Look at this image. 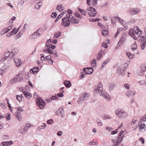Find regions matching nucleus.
Returning <instances> with one entry per match:
<instances>
[{
	"label": "nucleus",
	"instance_id": "obj_1",
	"mask_svg": "<svg viewBox=\"0 0 146 146\" xmlns=\"http://www.w3.org/2000/svg\"><path fill=\"white\" fill-rule=\"evenodd\" d=\"M103 85L101 82H100L98 84V87L96 89L95 92L96 93H99L100 95L103 96L105 98L108 99L110 97L109 94L106 92L103 91Z\"/></svg>",
	"mask_w": 146,
	"mask_h": 146
},
{
	"label": "nucleus",
	"instance_id": "obj_2",
	"mask_svg": "<svg viewBox=\"0 0 146 146\" xmlns=\"http://www.w3.org/2000/svg\"><path fill=\"white\" fill-rule=\"evenodd\" d=\"M115 113L120 119H123L127 116V114L122 109H118L117 110L115 111Z\"/></svg>",
	"mask_w": 146,
	"mask_h": 146
},
{
	"label": "nucleus",
	"instance_id": "obj_3",
	"mask_svg": "<svg viewBox=\"0 0 146 146\" xmlns=\"http://www.w3.org/2000/svg\"><path fill=\"white\" fill-rule=\"evenodd\" d=\"M36 102L40 109L43 108L46 105L45 102L42 100L40 97L38 98L36 100Z\"/></svg>",
	"mask_w": 146,
	"mask_h": 146
},
{
	"label": "nucleus",
	"instance_id": "obj_4",
	"mask_svg": "<svg viewBox=\"0 0 146 146\" xmlns=\"http://www.w3.org/2000/svg\"><path fill=\"white\" fill-rule=\"evenodd\" d=\"M87 11L89 16L91 17H94L97 14L95 9L91 7L87 9Z\"/></svg>",
	"mask_w": 146,
	"mask_h": 146
},
{
	"label": "nucleus",
	"instance_id": "obj_5",
	"mask_svg": "<svg viewBox=\"0 0 146 146\" xmlns=\"http://www.w3.org/2000/svg\"><path fill=\"white\" fill-rule=\"evenodd\" d=\"M87 94L83 93L81 95L77 101V102L79 104H80L83 103L84 100L89 98L88 96L87 95Z\"/></svg>",
	"mask_w": 146,
	"mask_h": 146
},
{
	"label": "nucleus",
	"instance_id": "obj_6",
	"mask_svg": "<svg viewBox=\"0 0 146 146\" xmlns=\"http://www.w3.org/2000/svg\"><path fill=\"white\" fill-rule=\"evenodd\" d=\"M129 11L131 15H134L140 12V9L138 8L130 9Z\"/></svg>",
	"mask_w": 146,
	"mask_h": 146
},
{
	"label": "nucleus",
	"instance_id": "obj_7",
	"mask_svg": "<svg viewBox=\"0 0 146 146\" xmlns=\"http://www.w3.org/2000/svg\"><path fill=\"white\" fill-rule=\"evenodd\" d=\"M39 30L34 32L30 36V38L31 39H35L39 36L40 34L38 32Z\"/></svg>",
	"mask_w": 146,
	"mask_h": 146
},
{
	"label": "nucleus",
	"instance_id": "obj_8",
	"mask_svg": "<svg viewBox=\"0 0 146 146\" xmlns=\"http://www.w3.org/2000/svg\"><path fill=\"white\" fill-rule=\"evenodd\" d=\"M117 71L118 74H120L122 76H123L125 73V71L123 68V67L121 66H119L117 68Z\"/></svg>",
	"mask_w": 146,
	"mask_h": 146
},
{
	"label": "nucleus",
	"instance_id": "obj_9",
	"mask_svg": "<svg viewBox=\"0 0 146 146\" xmlns=\"http://www.w3.org/2000/svg\"><path fill=\"white\" fill-rule=\"evenodd\" d=\"M84 71L86 74H90L93 73L94 70L92 68H83Z\"/></svg>",
	"mask_w": 146,
	"mask_h": 146
},
{
	"label": "nucleus",
	"instance_id": "obj_10",
	"mask_svg": "<svg viewBox=\"0 0 146 146\" xmlns=\"http://www.w3.org/2000/svg\"><path fill=\"white\" fill-rule=\"evenodd\" d=\"M64 113L63 108L62 107L59 108L58 110L56 112V114L62 117Z\"/></svg>",
	"mask_w": 146,
	"mask_h": 146
},
{
	"label": "nucleus",
	"instance_id": "obj_11",
	"mask_svg": "<svg viewBox=\"0 0 146 146\" xmlns=\"http://www.w3.org/2000/svg\"><path fill=\"white\" fill-rule=\"evenodd\" d=\"M70 20H68L67 21H62L61 25L65 27H68L70 25Z\"/></svg>",
	"mask_w": 146,
	"mask_h": 146
},
{
	"label": "nucleus",
	"instance_id": "obj_12",
	"mask_svg": "<svg viewBox=\"0 0 146 146\" xmlns=\"http://www.w3.org/2000/svg\"><path fill=\"white\" fill-rule=\"evenodd\" d=\"M39 68L38 67H33L30 70V72L31 73L35 74L38 71Z\"/></svg>",
	"mask_w": 146,
	"mask_h": 146
},
{
	"label": "nucleus",
	"instance_id": "obj_13",
	"mask_svg": "<svg viewBox=\"0 0 146 146\" xmlns=\"http://www.w3.org/2000/svg\"><path fill=\"white\" fill-rule=\"evenodd\" d=\"M18 52V50L17 48H15L13 49L11 51H10L12 55V56H11V57L14 58L15 56V55L17 54Z\"/></svg>",
	"mask_w": 146,
	"mask_h": 146
},
{
	"label": "nucleus",
	"instance_id": "obj_14",
	"mask_svg": "<svg viewBox=\"0 0 146 146\" xmlns=\"http://www.w3.org/2000/svg\"><path fill=\"white\" fill-rule=\"evenodd\" d=\"M135 94V92L133 91H130L126 92L125 95L129 97L131 96L134 95Z\"/></svg>",
	"mask_w": 146,
	"mask_h": 146
},
{
	"label": "nucleus",
	"instance_id": "obj_15",
	"mask_svg": "<svg viewBox=\"0 0 146 146\" xmlns=\"http://www.w3.org/2000/svg\"><path fill=\"white\" fill-rule=\"evenodd\" d=\"M125 37L122 36L120 38L119 41L118 42L117 44L119 46L122 44L125 41Z\"/></svg>",
	"mask_w": 146,
	"mask_h": 146
},
{
	"label": "nucleus",
	"instance_id": "obj_16",
	"mask_svg": "<svg viewBox=\"0 0 146 146\" xmlns=\"http://www.w3.org/2000/svg\"><path fill=\"white\" fill-rule=\"evenodd\" d=\"M109 90L110 91L112 90L113 88L116 87V85L114 83H111L109 85Z\"/></svg>",
	"mask_w": 146,
	"mask_h": 146
},
{
	"label": "nucleus",
	"instance_id": "obj_17",
	"mask_svg": "<svg viewBox=\"0 0 146 146\" xmlns=\"http://www.w3.org/2000/svg\"><path fill=\"white\" fill-rule=\"evenodd\" d=\"M64 85L66 86V87L68 88H69L71 86V84L70 82L68 80H65L64 82Z\"/></svg>",
	"mask_w": 146,
	"mask_h": 146
},
{
	"label": "nucleus",
	"instance_id": "obj_18",
	"mask_svg": "<svg viewBox=\"0 0 146 146\" xmlns=\"http://www.w3.org/2000/svg\"><path fill=\"white\" fill-rule=\"evenodd\" d=\"M14 61L15 63L16 66L18 67H20L22 64V62L20 60H19L17 59H16Z\"/></svg>",
	"mask_w": 146,
	"mask_h": 146
},
{
	"label": "nucleus",
	"instance_id": "obj_19",
	"mask_svg": "<svg viewBox=\"0 0 146 146\" xmlns=\"http://www.w3.org/2000/svg\"><path fill=\"white\" fill-rule=\"evenodd\" d=\"M134 29H137V33L136 35L138 36H139L141 34V32L140 30L139 29L138 27L137 26H135L134 27Z\"/></svg>",
	"mask_w": 146,
	"mask_h": 146
},
{
	"label": "nucleus",
	"instance_id": "obj_20",
	"mask_svg": "<svg viewBox=\"0 0 146 146\" xmlns=\"http://www.w3.org/2000/svg\"><path fill=\"white\" fill-rule=\"evenodd\" d=\"M19 75H17L15 78L14 79H13V80H11L10 81V83L12 84H13L17 82V79L19 78Z\"/></svg>",
	"mask_w": 146,
	"mask_h": 146
},
{
	"label": "nucleus",
	"instance_id": "obj_21",
	"mask_svg": "<svg viewBox=\"0 0 146 146\" xmlns=\"http://www.w3.org/2000/svg\"><path fill=\"white\" fill-rule=\"evenodd\" d=\"M11 55L12 56L10 51H8L7 52L5 53V57L4 58V60L3 61H4L8 57H9Z\"/></svg>",
	"mask_w": 146,
	"mask_h": 146
},
{
	"label": "nucleus",
	"instance_id": "obj_22",
	"mask_svg": "<svg viewBox=\"0 0 146 146\" xmlns=\"http://www.w3.org/2000/svg\"><path fill=\"white\" fill-rule=\"evenodd\" d=\"M56 9L60 12H61L64 10V8L62 7V5H58L56 7Z\"/></svg>",
	"mask_w": 146,
	"mask_h": 146
},
{
	"label": "nucleus",
	"instance_id": "obj_23",
	"mask_svg": "<svg viewBox=\"0 0 146 146\" xmlns=\"http://www.w3.org/2000/svg\"><path fill=\"white\" fill-rule=\"evenodd\" d=\"M102 117L104 120H106V119H112V117L110 115H107L104 114L102 115Z\"/></svg>",
	"mask_w": 146,
	"mask_h": 146
},
{
	"label": "nucleus",
	"instance_id": "obj_24",
	"mask_svg": "<svg viewBox=\"0 0 146 146\" xmlns=\"http://www.w3.org/2000/svg\"><path fill=\"white\" fill-rule=\"evenodd\" d=\"M141 71L144 72L146 71V64H142L141 67Z\"/></svg>",
	"mask_w": 146,
	"mask_h": 146
},
{
	"label": "nucleus",
	"instance_id": "obj_25",
	"mask_svg": "<svg viewBox=\"0 0 146 146\" xmlns=\"http://www.w3.org/2000/svg\"><path fill=\"white\" fill-rule=\"evenodd\" d=\"M27 129H28L26 127L25 128H21L19 129V131L20 133L22 134H24L26 133Z\"/></svg>",
	"mask_w": 146,
	"mask_h": 146
},
{
	"label": "nucleus",
	"instance_id": "obj_26",
	"mask_svg": "<svg viewBox=\"0 0 146 146\" xmlns=\"http://www.w3.org/2000/svg\"><path fill=\"white\" fill-rule=\"evenodd\" d=\"M23 94L25 96V97L28 99L32 97L31 95V94L30 93L28 92L27 91H24Z\"/></svg>",
	"mask_w": 146,
	"mask_h": 146
},
{
	"label": "nucleus",
	"instance_id": "obj_27",
	"mask_svg": "<svg viewBox=\"0 0 146 146\" xmlns=\"http://www.w3.org/2000/svg\"><path fill=\"white\" fill-rule=\"evenodd\" d=\"M131 47L133 51H134L137 49V45L135 41L132 44Z\"/></svg>",
	"mask_w": 146,
	"mask_h": 146
},
{
	"label": "nucleus",
	"instance_id": "obj_28",
	"mask_svg": "<svg viewBox=\"0 0 146 146\" xmlns=\"http://www.w3.org/2000/svg\"><path fill=\"white\" fill-rule=\"evenodd\" d=\"M140 45L141 49L142 50H144L146 46V40L144 42H141Z\"/></svg>",
	"mask_w": 146,
	"mask_h": 146
},
{
	"label": "nucleus",
	"instance_id": "obj_29",
	"mask_svg": "<svg viewBox=\"0 0 146 146\" xmlns=\"http://www.w3.org/2000/svg\"><path fill=\"white\" fill-rule=\"evenodd\" d=\"M61 34V33L60 31L58 33H56L54 34L53 38H58L60 36Z\"/></svg>",
	"mask_w": 146,
	"mask_h": 146
},
{
	"label": "nucleus",
	"instance_id": "obj_30",
	"mask_svg": "<svg viewBox=\"0 0 146 146\" xmlns=\"http://www.w3.org/2000/svg\"><path fill=\"white\" fill-rule=\"evenodd\" d=\"M46 126V125L45 123H43L42 124V125L39 126L37 128L38 130H40L45 128Z\"/></svg>",
	"mask_w": 146,
	"mask_h": 146
},
{
	"label": "nucleus",
	"instance_id": "obj_31",
	"mask_svg": "<svg viewBox=\"0 0 146 146\" xmlns=\"http://www.w3.org/2000/svg\"><path fill=\"white\" fill-rule=\"evenodd\" d=\"M102 51H101V52L98 53L96 59L97 60H99L102 58Z\"/></svg>",
	"mask_w": 146,
	"mask_h": 146
},
{
	"label": "nucleus",
	"instance_id": "obj_32",
	"mask_svg": "<svg viewBox=\"0 0 146 146\" xmlns=\"http://www.w3.org/2000/svg\"><path fill=\"white\" fill-rule=\"evenodd\" d=\"M46 49L48 50V52L50 54H54L53 51L50 50L49 47H48V45H46L45 46Z\"/></svg>",
	"mask_w": 146,
	"mask_h": 146
},
{
	"label": "nucleus",
	"instance_id": "obj_33",
	"mask_svg": "<svg viewBox=\"0 0 146 146\" xmlns=\"http://www.w3.org/2000/svg\"><path fill=\"white\" fill-rule=\"evenodd\" d=\"M141 122H144L146 121V114L141 117L140 120Z\"/></svg>",
	"mask_w": 146,
	"mask_h": 146
},
{
	"label": "nucleus",
	"instance_id": "obj_34",
	"mask_svg": "<svg viewBox=\"0 0 146 146\" xmlns=\"http://www.w3.org/2000/svg\"><path fill=\"white\" fill-rule=\"evenodd\" d=\"M146 127L145 124L144 123H142L139 126V129L140 130L143 129Z\"/></svg>",
	"mask_w": 146,
	"mask_h": 146
},
{
	"label": "nucleus",
	"instance_id": "obj_35",
	"mask_svg": "<svg viewBox=\"0 0 146 146\" xmlns=\"http://www.w3.org/2000/svg\"><path fill=\"white\" fill-rule=\"evenodd\" d=\"M74 15L78 18L81 19L82 18L81 15L80 14L78 11L76 12L74 14Z\"/></svg>",
	"mask_w": 146,
	"mask_h": 146
},
{
	"label": "nucleus",
	"instance_id": "obj_36",
	"mask_svg": "<svg viewBox=\"0 0 146 146\" xmlns=\"http://www.w3.org/2000/svg\"><path fill=\"white\" fill-rule=\"evenodd\" d=\"M41 5L42 3L41 2H38L35 5V7L36 9H38Z\"/></svg>",
	"mask_w": 146,
	"mask_h": 146
},
{
	"label": "nucleus",
	"instance_id": "obj_37",
	"mask_svg": "<svg viewBox=\"0 0 146 146\" xmlns=\"http://www.w3.org/2000/svg\"><path fill=\"white\" fill-rule=\"evenodd\" d=\"M128 33L129 35L134 38L133 29H130Z\"/></svg>",
	"mask_w": 146,
	"mask_h": 146
},
{
	"label": "nucleus",
	"instance_id": "obj_38",
	"mask_svg": "<svg viewBox=\"0 0 146 146\" xmlns=\"http://www.w3.org/2000/svg\"><path fill=\"white\" fill-rule=\"evenodd\" d=\"M116 17H112L111 18V21L112 24H114L116 22V19L117 20V18H115Z\"/></svg>",
	"mask_w": 146,
	"mask_h": 146
},
{
	"label": "nucleus",
	"instance_id": "obj_39",
	"mask_svg": "<svg viewBox=\"0 0 146 146\" xmlns=\"http://www.w3.org/2000/svg\"><path fill=\"white\" fill-rule=\"evenodd\" d=\"M102 34L104 36H106L108 34V32L106 30H103L102 31Z\"/></svg>",
	"mask_w": 146,
	"mask_h": 146
},
{
	"label": "nucleus",
	"instance_id": "obj_40",
	"mask_svg": "<svg viewBox=\"0 0 146 146\" xmlns=\"http://www.w3.org/2000/svg\"><path fill=\"white\" fill-rule=\"evenodd\" d=\"M63 13H62L59 15L55 20V22H56L63 16Z\"/></svg>",
	"mask_w": 146,
	"mask_h": 146
},
{
	"label": "nucleus",
	"instance_id": "obj_41",
	"mask_svg": "<svg viewBox=\"0 0 146 146\" xmlns=\"http://www.w3.org/2000/svg\"><path fill=\"white\" fill-rule=\"evenodd\" d=\"M71 23L72 24L75 23L76 21V19L74 18V17L72 16L71 18V19L70 21Z\"/></svg>",
	"mask_w": 146,
	"mask_h": 146
},
{
	"label": "nucleus",
	"instance_id": "obj_42",
	"mask_svg": "<svg viewBox=\"0 0 146 146\" xmlns=\"http://www.w3.org/2000/svg\"><path fill=\"white\" fill-rule=\"evenodd\" d=\"M109 62V60L108 59H107L102 64V67L103 68L104 67L105 65L107 64Z\"/></svg>",
	"mask_w": 146,
	"mask_h": 146
},
{
	"label": "nucleus",
	"instance_id": "obj_43",
	"mask_svg": "<svg viewBox=\"0 0 146 146\" xmlns=\"http://www.w3.org/2000/svg\"><path fill=\"white\" fill-rule=\"evenodd\" d=\"M98 0H92V4L93 6H95L97 4Z\"/></svg>",
	"mask_w": 146,
	"mask_h": 146
},
{
	"label": "nucleus",
	"instance_id": "obj_44",
	"mask_svg": "<svg viewBox=\"0 0 146 146\" xmlns=\"http://www.w3.org/2000/svg\"><path fill=\"white\" fill-rule=\"evenodd\" d=\"M119 139L118 138V137H117V138L115 139H111V141L115 143H117V142H119Z\"/></svg>",
	"mask_w": 146,
	"mask_h": 146
},
{
	"label": "nucleus",
	"instance_id": "obj_45",
	"mask_svg": "<svg viewBox=\"0 0 146 146\" xmlns=\"http://www.w3.org/2000/svg\"><path fill=\"white\" fill-rule=\"evenodd\" d=\"M140 85H145L146 84V81L144 80H141L138 82Z\"/></svg>",
	"mask_w": 146,
	"mask_h": 146
},
{
	"label": "nucleus",
	"instance_id": "obj_46",
	"mask_svg": "<svg viewBox=\"0 0 146 146\" xmlns=\"http://www.w3.org/2000/svg\"><path fill=\"white\" fill-rule=\"evenodd\" d=\"M16 99L17 100L19 101L20 102L22 100V95H21L20 96L17 95L16 96Z\"/></svg>",
	"mask_w": 146,
	"mask_h": 146
},
{
	"label": "nucleus",
	"instance_id": "obj_47",
	"mask_svg": "<svg viewBox=\"0 0 146 146\" xmlns=\"http://www.w3.org/2000/svg\"><path fill=\"white\" fill-rule=\"evenodd\" d=\"M115 18H117V20H118L119 21V22H120V23L122 25H123V22H124V21L123 20H122L120 18H119L118 17H116Z\"/></svg>",
	"mask_w": 146,
	"mask_h": 146
},
{
	"label": "nucleus",
	"instance_id": "obj_48",
	"mask_svg": "<svg viewBox=\"0 0 146 146\" xmlns=\"http://www.w3.org/2000/svg\"><path fill=\"white\" fill-rule=\"evenodd\" d=\"M1 144L3 146H7L9 145V143L8 141L2 142Z\"/></svg>",
	"mask_w": 146,
	"mask_h": 146
},
{
	"label": "nucleus",
	"instance_id": "obj_49",
	"mask_svg": "<svg viewBox=\"0 0 146 146\" xmlns=\"http://www.w3.org/2000/svg\"><path fill=\"white\" fill-rule=\"evenodd\" d=\"M48 47H49L50 49L51 48L52 50H54L56 48V46L55 45H53L51 44L48 45Z\"/></svg>",
	"mask_w": 146,
	"mask_h": 146
},
{
	"label": "nucleus",
	"instance_id": "obj_50",
	"mask_svg": "<svg viewBox=\"0 0 146 146\" xmlns=\"http://www.w3.org/2000/svg\"><path fill=\"white\" fill-rule=\"evenodd\" d=\"M128 53H129V54H128L127 53V55L128 56V58L129 59H131L132 58H133V54H131V53H129V52H128Z\"/></svg>",
	"mask_w": 146,
	"mask_h": 146
},
{
	"label": "nucleus",
	"instance_id": "obj_51",
	"mask_svg": "<svg viewBox=\"0 0 146 146\" xmlns=\"http://www.w3.org/2000/svg\"><path fill=\"white\" fill-rule=\"evenodd\" d=\"M57 14L56 12H53L51 15V17L53 18H55L57 16Z\"/></svg>",
	"mask_w": 146,
	"mask_h": 146
},
{
	"label": "nucleus",
	"instance_id": "obj_52",
	"mask_svg": "<svg viewBox=\"0 0 146 146\" xmlns=\"http://www.w3.org/2000/svg\"><path fill=\"white\" fill-rule=\"evenodd\" d=\"M16 118L19 121H21V117L19 114H17L15 115Z\"/></svg>",
	"mask_w": 146,
	"mask_h": 146
},
{
	"label": "nucleus",
	"instance_id": "obj_53",
	"mask_svg": "<svg viewBox=\"0 0 146 146\" xmlns=\"http://www.w3.org/2000/svg\"><path fill=\"white\" fill-rule=\"evenodd\" d=\"M121 30V28H118L117 30V33H116V34L114 35V36H115V37H116V36H117V35H118V34L120 32Z\"/></svg>",
	"mask_w": 146,
	"mask_h": 146
},
{
	"label": "nucleus",
	"instance_id": "obj_54",
	"mask_svg": "<svg viewBox=\"0 0 146 146\" xmlns=\"http://www.w3.org/2000/svg\"><path fill=\"white\" fill-rule=\"evenodd\" d=\"M96 61L95 59H94V60L92 62L91 64H93V67H95L96 66Z\"/></svg>",
	"mask_w": 146,
	"mask_h": 146
},
{
	"label": "nucleus",
	"instance_id": "obj_55",
	"mask_svg": "<svg viewBox=\"0 0 146 146\" xmlns=\"http://www.w3.org/2000/svg\"><path fill=\"white\" fill-rule=\"evenodd\" d=\"M53 121L52 119H51L49 120H48L47 121V123L48 124H51L53 122Z\"/></svg>",
	"mask_w": 146,
	"mask_h": 146
},
{
	"label": "nucleus",
	"instance_id": "obj_56",
	"mask_svg": "<svg viewBox=\"0 0 146 146\" xmlns=\"http://www.w3.org/2000/svg\"><path fill=\"white\" fill-rule=\"evenodd\" d=\"M102 46L105 48H107L108 47L107 44L104 42H103L102 44Z\"/></svg>",
	"mask_w": 146,
	"mask_h": 146
},
{
	"label": "nucleus",
	"instance_id": "obj_57",
	"mask_svg": "<svg viewBox=\"0 0 146 146\" xmlns=\"http://www.w3.org/2000/svg\"><path fill=\"white\" fill-rule=\"evenodd\" d=\"M10 115L8 113H7L6 114V117L7 120H9V119H10Z\"/></svg>",
	"mask_w": 146,
	"mask_h": 146
},
{
	"label": "nucleus",
	"instance_id": "obj_58",
	"mask_svg": "<svg viewBox=\"0 0 146 146\" xmlns=\"http://www.w3.org/2000/svg\"><path fill=\"white\" fill-rule=\"evenodd\" d=\"M118 132V129H117L115 130H114L111 132V134L112 135H114L116 134Z\"/></svg>",
	"mask_w": 146,
	"mask_h": 146
},
{
	"label": "nucleus",
	"instance_id": "obj_59",
	"mask_svg": "<svg viewBox=\"0 0 146 146\" xmlns=\"http://www.w3.org/2000/svg\"><path fill=\"white\" fill-rule=\"evenodd\" d=\"M101 121L99 119H97L96 120V122L98 123V124L99 126H102V124L101 122H100Z\"/></svg>",
	"mask_w": 146,
	"mask_h": 146
},
{
	"label": "nucleus",
	"instance_id": "obj_60",
	"mask_svg": "<svg viewBox=\"0 0 146 146\" xmlns=\"http://www.w3.org/2000/svg\"><path fill=\"white\" fill-rule=\"evenodd\" d=\"M80 13L83 15H84L85 16L86 15V11L85 10L83 9V10L82 11V12H81Z\"/></svg>",
	"mask_w": 146,
	"mask_h": 146
},
{
	"label": "nucleus",
	"instance_id": "obj_61",
	"mask_svg": "<svg viewBox=\"0 0 146 146\" xmlns=\"http://www.w3.org/2000/svg\"><path fill=\"white\" fill-rule=\"evenodd\" d=\"M58 98L57 97V96H52V97L51 98V100H56L58 99Z\"/></svg>",
	"mask_w": 146,
	"mask_h": 146
},
{
	"label": "nucleus",
	"instance_id": "obj_62",
	"mask_svg": "<svg viewBox=\"0 0 146 146\" xmlns=\"http://www.w3.org/2000/svg\"><path fill=\"white\" fill-rule=\"evenodd\" d=\"M124 87L127 89H129L130 88L129 85L127 84H125L124 85Z\"/></svg>",
	"mask_w": 146,
	"mask_h": 146
},
{
	"label": "nucleus",
	"instance_id": "obj_63",
	"mask_svg": "<svg viewBox=\"0 0 146 146\" xmlns=\"http://www.w3.org/2000/svg\"><path fill=\"white\" fill-rule=\"evenodd\" d=\"M18 5L20 6H22L23 5V4L22 3V0H20L18 3Z\"/></svg>",
	"mask_w": 146,
	"mask_h": 146
},
{
	"label": "nucleus",
	"instance_id": "obj_64",
	"mask_svg": "<svg viewBox=\"0 0 146 146\" xmlns=\"http://www.w3.org/2000/svg\"><path fill=\"white\" fill-rule=\"evenodd\" d=\"M106 130L108 131H110L112 130L113 129L112 128L109 127H106Z\"/></svg>",
	"mask_w": 146,
	"mask_h": 146
}]
</instances>
